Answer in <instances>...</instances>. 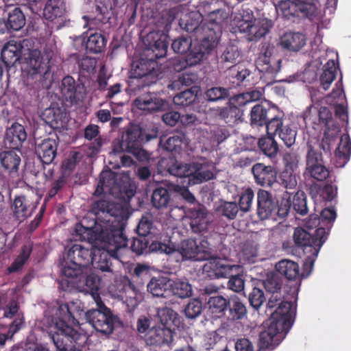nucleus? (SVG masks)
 Returning <instances> with one entry per match:
<instances>
[{"instance_id": "f8f14e48", "label": "nucleus", "mask_w": 351, "mask_h": 351, "mask_svg": "<svg viewBox=\"0 0 351 351\" xmlns=\"http://www.w3.org/2000/svg\"><path fill=\"white\" fill-rule=\"evenodd\" d=\"M271 20L267 19L252 20H239L237 27L241 33L245 34L249 42H257L267 34L272 27Z\"/></svg>"}, {"instance_id": "3c124183", "label": "nucleus", "mask_w": 351, "mask_h": 351, "mask_svg": "<svg viewBox=\"0 0 351 351\" xmlns=\"http://www.w3.org/2000/svg\"><path fill=\"white\" fill-rule=\"evenodd\" d=\"M274 115L269 116L267 121L266 126L267 134L270 135H277V133L285 126L283 125L282 117L284 113L276 106Z\"/></svg>"}, {"instance_id": "6ab92c4d", "label": "nucleus", "mask_w": 351, "mask_h": 351, "mask_svg": "<svg viewBox=\"0 0 351 351\" xmlns=\"http://www.w3.org/2000/svg\"><path fill=\"white\" fill-rule=\"evenodd\" d=\"M252 78L253 73L250 69L241 64H234L228 66L224 82L229 88H233L247 86Z\"/></svg>"}, {"instance_id": "f3484780", "label": "nucleus", "mask_w": 351, "mask_h": 351, "mask_svg": "<svg viewBox=\"0 0 351 351\" xmlns=\"http://www.w3.org/2000/svg\"><path fill=\"white\" fill-rule=\"evenodd\" d=\"M103 244V250L95 248V255L94 256V261L91 263L93 267L101 271L113 273L114 269L112 263V259L119 260V250L126 247V246H121L116 249H110L106 242H100Z\"/></svg>"}, {"instance_id": "58836bf2", "label": "nucleus", "mask_w": 351, "mask_h": 351, "mask_svg": "<svg viewBox=\"0 0 351 351\" xmlns=\"http://www.w3.org/2000/svg\"><path fill=\"white\" fill-rule=\"evenodd\" d=\"M276 270L279 275L289 280H295L299 277L300 269L296 262L283 259L276 265Z\"/></svg>"}, {"instance_id": "79ce46f5", "label": "nucleus", "mask_w": 351, "mask_h": 351, "mask_svg": "<svg viewBox=\"0 0 351 351\" xmlns=\"http://www.w3.org/2000/svg\"><path fill=\"white\" fill-rule=\"evenodd\" d=\"M199 88L192 86L176 94L173 99L176 106L186 107L193 104L197 99Z\"/></svg>"}, {"instance_id": "8fccbe9b", "label": "nucleus", "mask_w": 351, "mask_h": 351, "mask_svg": "<svg viewBox=\"0 0 351 351\" xmlns=\"http://www.w3.org/2000/svg\"><path fill=\"white\" fill-rule=\"evenodd\" d=\"M332 126L331 134H330V130H325L321 141L318 140L313 141V145L317 149H322L324 153L330 152L332 143L335 141V138L340 132L339 125L332 124Z\"/></svg>"}, {"instance_id": "473e14b6", "label": "nucleus", "mask_w": 351, "mask_h": 351, "mask_svg": "<svg viewBox=\"0 0 351 351\" xmlns=\"http://www.w3.org/2000/svg\"><path fill=\"white\" fill-rule=\"evenodd\" d=\"M283 299L284 296L281 293H271L267 304V308L272 311L276 308V309L271 313V316L281 308V311L278 312V315H281V314L282 317H285L283 315L284 314L287 316L289 315L290 317L289 319V322L293 324L292 318L294 314L293 304L291 302L285 301Z\"/></svg>"}, {"instance_id": "bb28decb", "label": "nucleus", "mask_w": 351, "mask_h": 351, "mask_svg": "<svg viewBox=\"0 0 351 351\" xmlns=\"http://www.w3.org/2000/svg\"><path fill=\"white\" fill-rule=\"evenodd\" d=\"M172 341V329L163 326H152L145 337L146 343L151 346L169 345Z\"/></svg>"}, {"instance_id": "ea45409f", "label": "nucleus", "mask_w": 351, "mask_h": 351, "mask_svg": "<svg viewBox=\"0 0 351 351\" xmlns=\"http://www.w3.org/2000/svg\"><path fill=\"white\" fill-rule=\"evenodd\" d=\"M226 315L228 319L236 321L243 319L247 313L245 304L237 296L231 297L228 300V309Z\"/></svg>"}, {"instance_id": "7ed1b4c3", "label": "nucleus", "mask_w": 351, "mask_h": 351, "mask_svg": "<svg viewBox=\"0 0 351 351\" xmlns=\"http://www.w3.org/2000/svg\"><path fill=\"white\" fill-rule=\"evenodd\" d=\"M51 52L43 55L38 49L30 50L21 58L22 76L27 86L33 88H44L51 76Z\"/></svg>"}, {"instance_id": "e2e57ef3", "label": "nucleus", "mask_w": 351, "mask_h": 351, "mask_svg": "<svg viewBox=\"0 0 351 351\" xmlns=\"http://www.w3.org/2000/svg\"><path fill=\"white\" fill-rule=\"evenodd\" d=\"M176 251V247L174 244L170 241H168L167 243L153 241L148 245L147 254L150 252H159L160 254H165L170 255Z\"/></svg>"}, {"instance_id": "cd10ccee", "label": "nucleus", "mask_w": 351, "mask_h": 351, "mask_svg": "<svg viewBox=\"0 0 351 351\" xmlns=\"http://www.w3.org/2000/svg\"><path fill=\"white\" fill-rule=\"evenodd\" d=\"M277 204L272 195L265 189L257 193V215L261 220L269 219L276 210Z\"/></svg>"}, {"instance_id": "f257e3e1", "label": "nucleus", "mask_w": 351, "mask_h": 351, "mask_svg": "<svg viewBox=\"0 0 351 351\" xmlns=\"http://www.w3.org/2000/svg\"><path fill=\"white\" fill-rule=\"evenodd\" d=\"M167 35L158 32H151L144 38L143 56L133 61L130 71V83L136 88L150 86L158 80L160 73L156 60L167 55Z\"/></svg>"}, {"instance_id": "a19ab883", "label": "nucleus", "mask_w": 351, "mask_h": 351, "mask_svg": "<svg viewBox=\"0 0 351 351\" xmlns=\"http://www.w3.org/2000/svg\"><path fill=\"white\" fill-rule=\"evenodd\" d=\"M151 202L153 206L158 209L167 208L171 202L170 191L166 187L157 186L153 191Z\"/></svg>"}, {"instance_id": "20e7f679", "label": "nucleus", "mask_w": 351, "mask_h": 351, "mask_svg": "<svg viewBox=\"0 0 351 351\" xmlns=\"http://www.w3.org/2000/svg\"><path fill=\"white\" fill-rule=\"evenodd\" d=\"M158 130L154 126L141 128L139 125L130 123L122 133L121 138H115L112 144L114 154L128 152L136 149L137 146L158 137Z\"/></svg>"}, {"instance_id": "37998d69", "label": "nucleus", "mask_w": 351, "mask_h": 351, "mask_svg": "<svg viewBox=\"0 0 351 351\" xmlns=\"http://www.w3.org/2000/svg\"><path fill=\"white\" fill-rule=\"evenodd\" d=\"M65 12V5L62 0H47L43 10L44 17L48 21L61 17Z\"/></svg>"}, {"instance_id": "e433bc0d", "label": "nucleus", "mask_w": 351, "mask_h": 351, "mask_svg": "<svg viewBox=\"0 0 351 351\" xmlns=\"http://www.w3.org/2000/svg\"><path fill=\"white\" fill-rule=\"evenodd\" d=\"M43 117L45 121L51 128H58L62 126L66 113L61 107L57 104H53L44 110Z\"/></svg>"}, {"instance_id": "39448f33", "label": "nucleus", "mask_w": 351, "mask_h": 351, "mask_svg": "<svg viewBox=\"0 0 351 351\" xmlns=\"http://www.w3.org/2000/svg\"><path fill=\"white\" fill-rule=\"evenodd\" d=\"M264 95L262 88L252 89L234 95L230 101L223 107H218L215 110V114L224 121L228 125L234 126L241 121L243 110L240 108L250 103L260 100Z\"/></svg>"}, {"instance_id": "a18cd8bd", "label": "nucleus", "mask_w": 351, "mask_h": 351, "mask_svg": "<svg viewBox=\"0 0 351 351\" xmlns=\"http://www.w3.org/2000/svg\"><path fill=\"white\" fill-rule=\"evenodd\" d=\"M338 64L334 60H329L324 66L323 73L320 76V84L324 90H328L336 77Z\"/></svg>"}, {"instance_id": "f704fd0d", "label": "nucleus", "mask_w": 351, "mask_h": 351, "mask_svg": "<svg viewBox=\"0 0 351 351\" xmlns=\"http://www.w3.org/2000/svg\"><path fill=\"white\" fill-rule=\"evenodd\" d=\"M171 279L167 276L152 277L147 285V291L153 296L166 298L169 295Z\"/></svg>"}, {"instance_id": "2f4dec72", "label": "nucleus", "mask_w": 351, "mask_h": 351, "mask_svg": "<svg viewBox=\"0 0 351 351\" xmlns=\"http://www.w3.org/2000/svg\"><path fill=\"white\" fill-rule=\"evenodd\" d=\"M21 162V156L14 149L0 152L1 165L3 170L12 178L19 176Z\"/></svg>"}, {"instance_id": "0eeeda50", "label": "nucleus", "mask_w": 351, "mask_h": 351, "mask_svg": "<svg viewBox=\"0 0 351 351\" xmlns=\"http://www.w3.org/2000/svg\"><path fill=\"white\" fill-rule=\"evenodd\" d=\"M118 177V173L110 168L104 169L99 176V182L94 195L108 193L114 198L129 202L135 195L136 190L128 182H123Z\"/></svg>"}, {"instance_id": "412c9836", "label": "nucleus", "mask_w": 351, "mask_h": 351, "mask_svg": "<svg viewBox=\"0 0 351 351\" xmlns=\"http://www.w3.org/2000/svg\"><path fill=\"white\" fill-rule=\"evenodd\" d=\"M255 182L263 187H273L277 184V171L271 165L256 163L252 167Z\"/></svg>"}, {"instance_id": "4d7b16f0", "label": "nucleus", "mask_w": 351, "mask_h": 351, "mask_svg": "<svg viewBox=\"0 0 351 351\" xmlns=\"http://www.w3.org/2000/svg\"><path fill=\"white\" fill-rule=\"evenodd\" d=\"M100 277L95 274L91 273L86 276L83 275L81 280V287L77 289H84L86 287V290L90 291L93 297V294H99L98 291L100 288Z\"/></svg>"}, {"instance_id": "4468645a", "label": "nucleus", "mask_w": 351, "mask_h": 351, "mask_svg": "<svg viewBox=\"0 0 351 351\" xmlns=\"http://www.w3.org/2000/svg\"><path fill=\"white\" fill-rule=\"evenodd\" d=\"M38 204V200H34L31 196L15 195L10 205L13 219L19 223L25 221L33 215Z\"/></svg>"}, {"instance_id": "9d476101", "label": "nucleus", "mask_w": 351, "mask_h": 351, "mask_svg": "<svg viewBox=\"0 0 351 351\" xmlns=\"http://www.w3.org/2000/svg\"><path fill=\"white\" fill-rule=\"evenodd\" d=\"M169 173L179 178H188L189 183L197 184L213 178V173L208 169V165L198 162L191 163L176 162L168 169Z\"/></svg>"}, {"instance_id": "338daca9", "label": "nucleus", "mask_w": 351, "mask_h": 351, "mask_svg": "<svg viewBox=\"0 0 351 351\" xmlns=\"http://www.w3.org/2000/svg\"><path fill=\"white\" fill-rule=\"evenodd\" d=\"M306 167L322 164V154L313 145V141L307 143Z\"/></svg>"}, {"instance_id": "393cba45", "label": "nucleus", "mask_w": 351, "mask_h": 351, "mask_svg": "<svg viewBox=\"0 0 351 351\" xmlns=\"http://www.w3.org/2000/svg\"><path fill=\"white\" fill-rule=\"evenodd\" d=\"M27 136L25 127L15 122L6 129L3 143L5 147L10 149L19 150L26 141Z\"/></svg>"}, {"instance_id": "09e8293b", "label": "nucleus", "mask_w": 351, "mask_h": 351, "mask_svg": "<svg viewBox=\"0 0 351 351\" xmlns=\"http://www.w3.org/2000/svg\"><path fill=\"white\" fill-rule=\"evenodd\" d=\"M202 15L198 13L190 14L186 20H181L180 25H184V29L190 33L194 32L197 36L202 32L203 24L202 23Z\"/></svg>"}, {"instance_id": "5701e85b", "label": "nucleus", "mask_w": 351, "mask_h": 351, "mask_svg": "<svg viewBox=\"0 0 351 351\" xmlns=\"http://www.w3.org/2000/svg\"><path fill=\"white\" fill-rule=\"evenodd\" d=\"M22 47L14 40L4 45L1 52V58L6 66L8 79L12 72L15 71V64L21 62Z\"/></svg>"}, {"instance_id": "a211bd4d", "label": "nucleus", "mask_w": 351, "mask_h": 351, "mask_svg": "<svg viewBox=\"0 0 351 351\" xmlns=\"http://www.w3.org/2000/svg\"><path fill=\"white\" fill-rule=\"evenodd\" d=\"M176 252L182 256V261H202L211 257L210 253L203 245H199L192 239L182 241Z\"/></svg>"}, {"instance_id": "6e6552de", "label": "nucleus", "mask_w": 351, "mask_h": 351, "mask_svg": "<svg viewBox=\"0 0 351 351\" xmlns=\"http://www.w3.org/2000/svg\"><path fill=\"white\" fill-rule=\"evenodd\" d=\"M281 308L270 317V324L268 328L259 335L258 349L274 350L289 331L292 323L289 322V316L279 315Z\"/></svg>"}, {"instance_id": "5fc2aeb1", "label": "nucleus", "mask_w": 351, "mask_h": 351, "mask_svg": "<svg viewBox=\"0 0 351 351\" xmlns=\"http://www.w3.org/2000/svg\"><path fill=\"white\" fill-rule=\"evenodd\" d=\"M186 136L182 132H177L169 136L164 144V149L170 152L180 153L184 144Z\"/></svg>"}, {"instance_id": "052dcab7", "label": "nucleus", "mask_w": 351, "mask_h": 351, "mask_svg": "<svg viewBox=\"0 0 351 351\" xmlns=\"http://www.w3.org/2000/svg\"><path fill=\"white\" fill-rule=\"evenodd\" d=\"M351 154V141L348 135H343L335 150V156L346 162Z\"/></svg>"}, {"instance_id": "de8ad7c7", "label": "nucleus", "mask_w": 351, "mask_h": 351, "mask_svg": "<svg viewBox=\"0 0 351 351\" xmlns=\"http://www.w3.org/2000/svg\"><path fill=\"white\" fill-rule=\"evenodd\" d=\"M33 250V245L28 243L22 246L21 252L17 257L8 267L10 273L16 272L23 268L27 261L29 259Z\"/></svg>"}, {"instance_id": "4c0bfd02", "label": "nucleus", "mask_w": 351, "mask_h": 351, "mask_svg": "<svg viewBox=\"0 0 351 351\" xmlns=\"http://www.w3.org/2000/svg\"><path fill=\"white\" fill-rule=\"evenodd\" d=\"M282 46L289 51H298L306 44V37L301 33L287 32L280 38Z\"/></svg>"}, {"instance_id": "dca6fc26", "label": "nucleus", "mask_w": 351, "mask_h": 351, "mask_svg": "<svg viewBox=\"0 0 351 351\" xmlns=\"http://www.w3.org/2000/svg\"><path fill=\"white\" fill-rule=\"evenodd\" d=\"M83 269L68 262L66 259L65 265L61 269V276L58 282L59 289L64 291L71 292L81 287V280L83 278Z\"/></svg>"}, {"instance_id": "9b49d317", "label": "nucleus", "mask_w": 351, "mask_h": 351, "mask_svg": "<svg viewBox=\"0 0 351 351\" xmlns=\"http://www.w3.org/2000/svg\"><path fill=\"white\" fill-rule=\"evenodd\" d=\"M202 29V32L198 36L200 37L201 43L195 45L186 56L185 62L187 65L193 66L199 64L217 47L221 38V34H217L209 28L203 27Z\"/></svg>"}, {"instance_id": "49530a36", "label": "nucleus", "mask_w": 351, "mask_h": 351, "mask_svg": "<svg viewBox=\"0 0 351 351\" xmlns=\"http://www.w3.org/2000/svg\"><path fill=\"white\" fill-rule=\"evenodd\" d=\"M158 316L160 317L162 325L165 328L174 329L178 327L180 320L178 314L172 308L165 307L158 311Z\"/></svg>"}, {"instance_id": "f03ea898", "label": "nucleus", "mask_w": 351, "mask_h": 351, "mask_svg": "<svg viewBox=\"0 0 351 351\" xmlns=\"http://www.w3.org/2000/svg\"><path fill=\"white\" fill-rule=\"evenodd\" d=\"M74 232L80 240L88 243L106 242L110 250L128 245L123 226L118 221L110 222V219L101 220L98 217L91 219L84 218L75 225Z\"/></svg>"}, {"instance_id": "72a5a7b5", "label": "nucleus", "mask_w": 351, "mask_h": 351, "mask_svg": "<svg viewBox=\"0 0 351 351\" xmlns=\"http://www.w3.org/2000/svg\"><path fill=\"white\" fill-rule=\"evenodd\" d=\"M275 106H270L269 104H258L254 106L250 112V123L254 127L264 126L269 117L274 115Z\"/></svg>"}, {"instance_id": "864d4df0", "label": "nucleus", "mask_w": 351, "mask_h": 351, "mask_svg": "<svg viewBox=\"0 0 351 351\" xmlns=\"http://www.w3.org/2000/svg\"><path fill=\"white\" fill-rule=\"evenodd\" d=\"M170 285L169 295L172 294L180 298H186L192 294V287L189 282L171 279Z\"/></svg>"}, {"instance_id": "423d86ee", "label": "nucleus", "mask_w": 351, "mask_h": 351, "mask_svg": "<svg viewBox=\"0 0 351 351\" xmlns=\"http://www.w3.org/2000/svg\"><path fill=\"white\" fill-rule=\"evenodd\" d=\"M293 237L295 244L302 247L304 253L306 254L304 267L312 269L322 246L328 239V232L324 228H318L312 234L298 227L295 229Z\"/></svg>"}, {"instance_id": "1a4fd4ad", "label": "nucleus", "mask_w": 351, "mask_h": 351, "mask_svg": "<svg viewBox=\"0 0 351 351\" xmlns=\"http://www.w3.org/2000/svg\"><path fill=\"white\" fill-rule=\"evenodd\" d=\"M97 308L90 309L86 313L87 322L97 332L105 335L111 334L114 328L117 317L101 300L99 294H93Z\"/></svg>"}, {"instance_id": "13d9d810", "label": "nucleus", "mask_w": 351, "mask_h": 351, "mask_svg": "<svg viewBox=\"0 0 351 351\" xmlns=\"http://www.w3.org/2000/svg\"><path fill=\"white\" fill-rule=\"evenodd\" d=\"M277 184H280L286 189H294L297 186L298 180L296 175L287 167L280 173Z\"/></svg>"}, {"instance_id": "774afa93", "label": "nucleus", "mask_w": 351, "mask_h": 351, "mask_svg": "<svg viewBox=\"0 0 351 351\" xmlns=\"http://www.w3.org/2000/svg\"><path fill=\"white\" fill-rule=\"evenodd\" d=\"M95 11L97 16L101 21L108 20L110 18L112 3L110 0H95Z\"/></svg>"}, {"instance_id": "7c9ffc66", "label": "nucleus", "mask_w": 351, "mask_h": 351, "mask_svg": "<svg viewBox=\"0 0 351 351\" xmlns=\"http://www.w3.org/2000/svg\"><path fill=\"white\" fill-rule=\"evenodd\" d=\"M61 93L66 101L79 100L84 93V86L76 82L72 76L67 75L62 80Z\"/></svg>"}, {"instance_id": "0e129e2a", "label": "nucleus", "mask_w": 351, "mask_h": 351, "mask_svg": "<svg viewBox=\"0 0 351 351\" xmlns=\"http://www.w3.org/2000/svg\"><path fill=\"white\" fill-rule=\"evenodd\" d=\"M336 217L337 214L334 208H326L322 209L320 212L319 218L322 226L319 228H324L325 232H328V235L329 234Z\"/></svg>"}, {"instance_id": "bf43d9fd", "label": "nucleus", "mask_w": 351, "mask_h": 351, "mask_svg": "<svg viewBox=\"0 0 351 351\" xmlns=\"http://www.w3.org/2000/svg\"><path fill=\"white\" fill-rule=\"evenodd\" d=\"M291 204L297 214L304 216L308 213L306 196L304 191H298L293 196Z\"/></svg>"}, {"instance_id": "b1692460", "label": "nucleus", "mask_w": 351, "mask_h": 351, "mask_svg": "<svg viewBox=\"0 0 351 351\" xmlns=\"http://www.w3.org/2000/svg\"><path fill=\"white\" fill-rule=\"evenodd\" d=\"M106 39L99 33L90 34L89 36H80L74 40V45L77 49H80L78 45L81 47H85L86 51L90 53H99L102 52L106 45Z\"/></svg>"}, {"instance_id": "680f3d73", "label": "nucleus", "mask_w": 351, "mask_h": 351, "mask_svg": "<svg viewBox=\"0 0 351 351\" xmlns=\"http://www.w3.org/2000/svg\"><path fill=\"white\" fill-rule=\"evenodd\" d=\"M193 48L191 37L180 36L176 38L171 43V49L176 53L187 55Z\"/></svg>"}, {"instance_id": "aec40b11", "label": "nucleus", "mask_w": 351, "mask_h": 351, "mask_svg": "<svg viewBox=\"0 0 351 351\" xmlns=\"http://www.w3.org/2000/svg\"><path fill=\"white\" fill-rule=\"evenodd\" d=\"M95 249V247H93L88 248L79 244H74L68 250L66 259L71 264L86 268L94 261Z\"/></svg>"}, {"instance_id": "603ef678", "label": "nucleus", "mask_w": 351, "mask_h": 351, "mask_svg": "<svg viewBox=\"0 0 351 351\" xmlns=\"http://www.w3.org/2000/svg\"><path fill=\"white\" fill-rule=\"evenodd\" d=\"M6 20L10 31L21 29L24 27L26 21L25 15L19 8H14L9 12Z\"/></svg>"}, {"instance_id": "c03bdc74", "label": "nucleus", "mask_w": 351, "mask_h": 351, "mask_svg": "<svg viewBox=\"0 0 351 351\" xmlns=\"http://www.w3.org/2000/svg\"><path fill=\"white\" fill-rule=\"evenodd\" d=\"M258 145L262 153L271 159L276 158L279 147L272 135L268 134L258 139Z\"/></svg>"}, {"instance_id": "c85d7f7f", "label": "nucleus", "mask_w": 351, "mask_h": 351, "mask_svg": "<svg viewBox=\"0 0 351 351\" xmlns=\"http://www.w3.org/2000/svg\"><path fill=\"white\" fill-rule=\"evenodd\" d=\"M188 213L191 218L190 226L193 232L200 233L207 229V210L204 205L194 204L189 209Z\"/></svg>"}, {"instance_id": "c9c22d12", "label": "nucleus", "mask_w": 351, "mask_h": 351, "mask_svg": "<svg viewBox=\"0 0 351 351\" xmlns=\"http://www.w3.org/2000/svg\"><path fill=\"white\" fill-rule=\"evenodd\" d=\"M235 265H230L220 258L213 259L209 263V265L204 266V270L208 273L210 278H227L231 275L233 268L236 267Z\"/></svg>"}, {"instance_id": "6e6d98bb", "label": "nucleus", "mask_w": 351, "mask_h": 351, "mask_svg": "<svg viewBox=\"0 0 351 351\" xmlns=\"http://www.w3.org/2000/svg\"><path fill=\"white\" fill-rule=\"evenodd\" d=\"M229 89L221 86L211 87L204 92V98L211 102L224 100L230 96Z\"/></svg>"}, {"instance_id": "ddd939ff", "label": "nucleus", "mask_w": 351, "mask_h": 351, "mask_svg": "<svg viewBox=\"0 0 351 351\" xmlns=\"http://www.w3.org/2000/svg\"><path fill=\"white\" fill-rule=\"evenodd\" d=\"M278 8L287 19H311L317 14L316 7L313 3L301 1L281 0L278 3Z\"/></svg>"}, {"instance_id": "69168bd1", "label": "nucleus", "mask_w": 351, "mask_h": 351, "mask_svg": "<svg viewBox=\"0 0 351 351\" xmlns=\"http://www.w3.org/2000/svg\"><path fill=\"white\" fill-rule=\"evenodd\" d=\"M208 304L213 313H222L226 315L228 309V300L221 295L211 296L208 299Z\"/></svg>"}, {"instance_id": "4be33fe9", "label": "nucleus", "mask_w": 351, "mask_h": 351, "mask_svg": "<svg viewBox=\"0 0 351 351\" xmlns=\"http://www.w3.org/2000/svg\"><path fill=\"white\" fill-rule=\"evenodd\" d=\"M59 138L56 134L54 137H48L36 145L35 152L38 158L44 165L51 164L56 156Z\"/></svg>"}, {"instance_id": "a878e982", "label": "nucleus", "mask_w": 351, "mask_h": 351, "mask_svg": "<svg viewBox=\"0 0 351 351\" xmlns=\"http://www.w3.org/2000/svg\"><path fill=\"white\" fill-rule=\"evenodd\" d=\"M206 14V22L204 23L203 27L221 35L223 29L227 27L228 23L230 14L227 10L218 8Z\"/></svg>"}, {"instance_id": "2eb2a0df", "label": "nucleus", "mask_w": 351, "mask_h": 351, "mask_svg": "<svg viewBox=\"0 0 351 351\" xmlns=\"http://www.w3.org/2000/svg\"><path fill=\"white\" fill-rule=\"evenodd\" d=\"M274 47L267 45L263 46L261 52L256 60V68L260 72L268 75L271 80L274 81V77L281 69L282 60L273 56Z\"/></svg>"}, {"instance_id": "c756f323", "label": "nucleus", "mask_w": 351, "mask_h": 351, "mask_svg": "<svg viewBox=\"0 0 351 351\" xmlns=\"http://www.w3.org/2000/svg\"><path fill=\"white\" fill-rule=\"evenodd\" d=\"M134 104L141 110L156 112L164 110L165 101L154 93H147L138 97Z\"/></svg>"}]
</instances>
